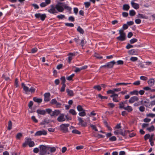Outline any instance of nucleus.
<instances>
[{
  "label": "nucleus",
  "mask_w": 155,
  "mask_h": 155,
  "mask_svg": "<svg viewBox=\"0 0 155 155\" xmlns=\"http://www.w3.org/2000/svg\"><path fill=\"white\" fill-rule=\"evenodd\" d=\"M39 154L40 155H50V153L48 146H46L44 145H41L39 146Z\"/></svg>",
  "instance_id": "obj_1"
},
{
  "label": "nucleus",
  "mask_w": 155,
  "mask_h": 155,
  "mask_svg": "<svg viewBox=\"0 0 155 155\" xmlns=\"http://www.w3.org/2000/svg\"><path fill=\"white\" fill-rule=\"evenodd\" d=\"M119 33L120 34V36L116 38L117 40L119 41H123L126 39V35L124 32L123 29H121L119 30Z\"/></svg>",
  "instance_id": "obj_2"
},
{
  "label": "nucleus",
  "mask_w": 155,
  "mask_h": 155,
  "mask_svg": "<svg viewBox=\"0 0 155 155\" xmlns=\"http://www.w3.org/2000/svg\"><path fill=\"white\" fill-rule=\"evenodd\" d=\"M62 3H59L55 5L56 8L58 12H62L64 10V5Z\"/></svg>",
  "instance_id": "obj_3"
},
{
  "label": "nucleus",
  "mask_w": 155,
  "mask_h": 155,
  "mask_svg": "<svg viewBox=\"0 0 155 155\" xmlns=\"http://www.w3.org/2000/svg\"><path fill=\"white\" fill-rule=\"evenodd\" d=\"M69 124H62L60 126L61 130L65 133L68 132V127H69Z\"/></svg>",
  "instance_id": "obj_4"
},
{
  "label": "nucleus",
  "mask_w": 155,
  "mask_h": 155,
  "mask_svg": "<svg viewBox=\"0 0 155 155\" xmlns=\"http://www.w3.org/2000/svg\"><path fill=\"white\" fill-rule=\"evenodd\" d=\"M126 132L125 130L120 129L116 130L114 131V133L115 135L120 134L122 136H124L125 135Z\"/></svg>",
  "instance_id": "obj_5"
},
{
  "label": "nucleus",
  "mask_w": 155,
  "mask_h": 155,
  "mask_svg": "<svg viewBox=\"0 0 155 155\" xmlns=\"http://www.w3.org/2000/svg\"><path fill=\"white\" fill-rule=\"evenodd\" d=\"M48 12L52 14L57 13H58L56 7L54 5H51V8L48 10Z\"/></svg>",
  "instance_id": "obj_6"
},
{
  "label": "nucleus",
  "mask_w": 155,
  "mask_h": 155,
  "mask_svg": "<svg viewBox=\"0 0 155 155\" xmlns=\"http://www.w3.org/2000/svg\"><path fill=\"white\" fill-rule=\"evenodd\" d=\"M110 97L113 98V101L114 102H118L120 100V99L118 97V95L117 94H113L110 95Z\"/></svg>",
  "instance_id": "obj_7"
},
{
  "label": "nucleus",
  "mask_w": 155,
  "mask_h": 155,
  "mask_svg": "<svg viewBox=\"0 0 155 155\" xmlns=\"http://www.w3.org/2000/svg\"><path fill=\"white\" fill-rule=\"evenodd\" d=\"M47 134V132L45 130H40L37 131L35 134V136H39L42 135H46Z\"/></svg>",
  "instance_id": "obj_8"
},
{
  "label": "nucleus",
  "mask_w": 155,
  "mask_h": 155,
  "mask_svg": "<svg viewBox=\"0 0 155 155\" xmlns=\"http://www.w3.org/2000/svg\"><path fill=\"white\" fill-rule=\"evenodd\" d=\"M66 118L65 117L64 115L63 114H61L60 116L58 117L57 120L58 122H61L65 121Z\"/></svg>",
  "instance_id": "obj_9"
},
{
  "label": "nucleus",
  "mask_w": 155,
  "mask_h": 155,
  "mask_svg": "<svg viewBox=\"0 0 155 155\" xmlns=\"http://www.w3.org/2000/svg\"><path fill=\"white\" fill-rule=\"evenodd\" d=\"M50 94L49 93H45L44 94V100L46 102L49 101L50 100Z\"/></svg>",
  "instance_id": "obj_10"
},
{
  "label": "nucleus",
  "mask_w": 155,
  "mask_h": 155,
  "mask_svg": "<svg viewBox=\"0 0 155 155\" xmlns=\"http://www.w3.org/2000/svg\"><path fill=\"white\" fill-rule=\"evenodd\" d=\"M139 100V98L137 96L131 97L129 100V102L130 103H133L135 101H137Z\"/></svg>",
  "instance_id": "obj_11"
},
{
  "label": "nucleus",
  "mask_w": 155,
  "mask_h": 155,
  "mask_svg": "<svg viewBox=\"0 0 155 155\" xmlns=\"http://www.w3.org/2000/svg\"><path fill=\"white\" fill-rule=\"evenodd\" d=\"M128 53L132 55H137L138 54L137 50L133 49L130 50L128 51Z\"/></svg>",
  "instance_id": "obj_12"
},
{
  "label": "nucleus",
  "mask_w": 155,
  "mask_h": 155,
  "mask_svg": "<svg viewBox=\"0 0 155 155\" xmlns=\"http://www.w3.org/2000/svg\"><path fill=\"white\" fill-rule=\"evenodd\" d=\"M150 87H152L154 85L155 80L154 79L150 78L147 82Z\"/></svg>",
  "instance_id": "obj_13"
},
{
  "label": "nucleus",
  "mask_w": 155,
  "mask_h": 155,
  "mask_svg": "<svg viewBox=\"0 0 155 155\" xmlns=\"http://www.w3.org/2000/svg\"><path fill=\"white\" fill-rule=\"evenodd\" d=\"M115 63V62L114 61L107 63V68H112Z\"/></svg>",
  "instance_id": "obj_14"
},
{
  "label": "nucleus",
  "mask_w": 155,
  "mask_h": 155,
  "mask_svg": "<svg viewBox=\"0 0 155 155\" xmlns=\"http://www.w3.org/2000/svg\"><path fill=\"white\" fill-rule=\"evenodd\" d=\"M60 111L58 110H55L53 111H52V114H50L51 116L52 117L54 116H57L60 113Z\"/></svg>",
  "instance_id": "obj_15"
},
{
  "label": "nucleus",
  "mask_w": 155,
  "mask_h": 155,
  "mask_svg": "<svg viewBox=\"0 0 155 155\" xmlns=\"http://www.w3.org/2000/svg\"><path fill=\"white\" fill-rule=\"evenodd\" d=\"M78 119L79 121V124H81L82 126L85 127L86 126L87 123L85 122L83 123L84 120H82V118L79 117H78Z\"/></svg>",
  "instance_id": "obj_16"
},
{
  "label": "nucleus",
  "mask_w": 155,
  "mask_h": 155,
  "mask_svg": "<svg viewBox=\"0 0 155 155\" xmlns=\"http://www.w3.org/2000/svg\"><path fill=\"white\" fill-rule=\"evenodd\" d=\"M132 6L133 8L136 9H138L139 8V6L138 4L135 3L134 1H132L131 2Z\"/></svg>",
  "instance_id": "obj_17"
},
{
  "label": "nucleus",
  "mask_w": 155,
  "mask_h": 155,
  "mask_svg": "<svg viewBox=\"0 0 155 155\" xmlns=\"http://www.w3.org/2000/svg\"><path fill=\"white\" fill-rule=\"evenodd\" d=\"M37 113L39 114L45 115L46 113V111L41 109H38L36 111Z\"/></svg>",
  "instance_id": "obj_18"
},
{
  "label": "nucleus",
  "mask_w": 155,
  "mask_h": 155,
  "mask_svg": "<svg viewBox=\"0 0 155 155\" xmlns=\"http://www.w3.org/2000/svg\"><path fill=\"white\" fill-rule=\"evenodd\" d=\"M66 92L68 94L71 96H72L74 95L73 92L72 91L69 89H67L66 90Z\"/></svg>",
  "instance_id": "obj_19"
},
{
  "label": "nucleus",
  "mask_w": 155,
  "mask_h": 155,
  "mask_svg": "<svg viewBox=\"0 0 155 155\" xmlns=\"http://www.w3.org/2000/svg\"><path fill=\"white\" fill-rule=\"evenodd\" d=\"M124 109L127 111L128 112H130L133 110V108L131 106H127L124 108Z\"/></svg>",
  "instance_id": "obj_20"
},
{
  "label": "nucleus",
  "mask_w": 155,
  "mask_h": 155,
  "mask_svg": "<svg viewBox=\"0 0 155 155\" xmlns=\"http://www.w3.org/2000/svg\"><path fill=\"white\" fill-rule=\"evenodd\" d=\"M28 139L29 142L28 143V145L30 147H33L35 145V143L33 141H31V139L30 138Z\"/></svg>",
  "instance_id": "obj_21"
},
{
  "label": "nucleus",
  "mask_w": 155,
  "mask_h": 155,
  "mask_svg": "<svg viewBox=\"0 0 155 155\" xmlns=\"http://www.w3.org/2000/svg\"><path fill=\"white\" fill-rule=\"evenodd\" d=\"M48 149H49L48 151H50V153H51L54 152L56 150V147H51L48 146Z\"/></svg>",
  "instance_id": "obj_22"
},
{
  "label": "nucleus",
  "mask_w": 155,
  "mask_h": 155,
  "mask_svg": "<svg viewBox=\"0 0 155 155\" xmlns=\"http://www.w3.org/2000/svg\"><path fill=\"white\" fill-rule=\"evenodd\" d=\"M33 101L36 102L40 103L42 101V99L41 98H38L36 97H34L33 98Z\"/></svg>",
  "instance_id": "obj_23"
},
{
  "label": "nucleus",
  "mask_w": 155,
  "mask_h": 155,
  "mask_svg": "<svg viewBox=\"0 0 155 155\" xmlns=\"http://www.w3.org/2000/svg\"><path fill=\"white\" fill-rule=\"evenodd\" d=\"M77 31L81 34H83L84 33V31L80 26L78 27L77 28Z\"/></svg>",
  "instance_id": "obj_24"
},
{
  "label": "nucleus",
  "mask_w": 155,
  "mask_h": 155,
  "mask_svg": "<svg viewBox=\"0 0 155 155\" xmlns=\"http://www.w3.org/2000/svg\"><path fill=\"white\" fill-rule=\"evenodd\" d=\"M49 120L47 119H45L44 120L42 121L41 123V125L47 124L49 123Z\"/></svg>",
  "instance_id": "obj_25"
},
{
  "label": "nucleus",
  "mask_w": 155,
  "mask_h": 155,
  "mask_svg": "<svg viewBox=\"0 0 155 155\" xmlns=\"http://www.w3.org/2000/svg\"><path fill=\"white\" fill-rule=\"evenodd\" d=\"M130 8V6L128 5L125 4L123 5V9L124 10L128 11Z\"/></svg>",
  "instance_id": "obj_26"
},
{
  "label": "nucleus",
  "mask_w": 155,
  "mask_h": 155,
  "mask_svg": "<svg viewBox=\"0 0 155 155\" xmlns=\"http://www.w3.org/2000/svg\"><path fill=\"white\" fill-rule=\"evenodd\" d=\"M138 17L143 18L147 19L148 17L145 15H143L141 14H138Z\"/></svg>",
  "instance_id": "obj_27"
},
{
  "label": "nucleus",
  "mask_w": 155,
  "mask_h": 155,
  "mask_svg": "<svg viewBox=\"0 0 155 155\" xmlns=\"http://www.w3.org/2000/svg\"><path fill=\"white\" fill-rule=\"evenodd\" d=\"M93 88L98 91H101V86L99 85H95L93 87Z\"/></svg>",
  "instance_id": "obj_28"
},
{
  "label": "nucleus",
  "mask_w": 155,
  "mask_h": 155,
  "mask_svg": "<svg viewBox=\"0 0 155 155\" xmlns=\"http://www.w3.org/2000/svg\"><path fill=\"white\" fill-rule=\"evenodd\" d=\"M85 110H84L83 111H81V112H79L78 114L81 117L84 116L86 115V114L85 112Z\"/></svg>",
  "instance_id": "obj_29"
},
{
  "label": "nucleus",
  "mask_w": 155,
  "mask_h": 155,
  "mask_svg": "<svg viewBox=\"0 0 155 155\" xmlns=\"http://www.w3.org/2000/svg\"><path fill=\"white\" fill-rule=\"evenodd\" d=\"M28 139L27 138L26 139V140L25 142L23 144L22 146L23 147H25L28 144V143L29 142Z\"/></svg>",
  "instance_id": "obj_30"
},
{
  "label": "nucleus",
  "mask_w": 155,
  "mask_h": 155,
  "mask_svg": "<svg viewBox=\"0 0 155 155\" xmlns=\"http://www.w3.org/2000/svg\"><path fill=\"white\" fill-rule=\"evenodd\" d=\"M77 109L78 110L79 112L81 111H83L84 110H85L83 108L82 106L81 105H79L77 106Z\"/></svg>",
  "instance_id": "obj_31"
},
{
  "label": "nucleus",
  "mask_w": 155,
  "mask_h": 155,
  "mask_svg": "<svg viewBox=\"0 0 155 155\" xmlns=\"http://www.w3.org/2000/svg\"><path fill=\"white\" fill-rule=\"evenodd\" d=\"M90 127L92 128V130H94L95 131H98L97 129V128L96 126L94 125L90 124H89Z\"/></svg>",
  "instance_id": "obj_32"
},
{
  "label": "nucleus",
  "mask_w": 155,
  "mask_h": 155,
  "mask_svg": "<svg viewBox=\"0 0 155 155\" xmlns=\"http://www.w3.org/2000/svg\"><path fill=\"white\" fill-rule=\"evenodd\" d=\"M12 121L9 120L8 122V129L9 130H11L12 128Z\"/></svg>",
  "instance_id": "obj_33"
},
{
  "label": "nucleus",
  "mask_w": 155,
  "mask_h": 155,
  "mask_svg": "<svg viewBox=\"0 0 155 155\" xmlns=\"http://www.w3.org/2000/svg\"><path fill=\"white\" fill-rule=\"evenodd\" d=\"M137 39L135 38H134L132 39H131L130 41V43L131 44H133L135 42H137Z\"/></svg>",
  "instance_id": "obj_34"
},
{
  "label": "nucleus",
  "mask_w": 155,
  "mask_h": 155,
  "mask_svg": "<svg viewBox=\"0 0 155 155\" xmlns=\"http://www.w3.org/2000/svg\"><path fill=\"white\" fill-rule=\"evenodd\" d=\"M130 94L131 95H138V91L137 90H134L130 92Z\"/></svg>",
  "instance_id": "obj_35"
},
{
  "label": "nucleus",
  "mask_w": 155,
  "mask_h": 155,
  "mask_svg": "<svg viewBox=\"0 0 155 155\" xmlns=\"http://www.w3.org/2000/svg\"><path fill=\"white\" fill-rule=\"evenodd\" d=\"M131 84V83H117L116 84V86H118L119 85H127L128 84Z\"/></svg>",
  "instance_id": "obj_36"
},
{
  "label": "nucleus",
  "mask_w": 155,
  "mask_h": 155,
  "mask_svg": "<svg viewBox=\"0 0 155 155\" xmlns=\"http://www.w3.org/2000/svg\"><path fill=\"white\" fill-rule=\"evenodd\" d=\"M149 100L148 99H146L144 101L142 100L141 101V104H148L149 103Z\"/></svg>",
  "instance_id": "obj_37"
},
{
  "label": "nucleus",
  "mask_w": 155,
  "mask_h": 155,
  "mask_svg": "<svg viewBox=\"0 0 155 155\" xmlns=\"http://www.w3.org/2000/svg\"><path fill=\"white\" fill-rule=\"evenodd\" d=\"M136 14V12L134 10H131L129 11V14L131 16H134Z\"/></svg>",
  "instance_id": "obj_38"
},
{
  "label": "nucleus",
  "mask_w": 155,
  "mask_h": 155,
  "mask_svg": "<svg viewBox=\"0 0 155 155\" xmlns=\"http://www.w3.org/2000/svg\"><path fill=\"white\" fill-rule=\"evenodd\" d=\"M22 134L19 133L17 134L16 137L17 139L19 140L22 137Z\"/></svg>",
  "instance_id": "obj_39"
},
{
  "label": "nucleus",
  "mask_w": 155,
  "mask_h": 155,
  "mask_svg": "<svg viewBox=\"0 0 155 155\" xmlns=\"http://www.w3.org/2000/svg\"><path fill=\"white\" fill-rule=\"evenodd\" d=\"M154 129V127L152 125L151 127L147 128V130H148L149 132H150L152 131H153Z\"/></svg>",
  "instance_id": "obj_40"
},
{
  "label": "nucleus",
  "mask_w": 155,
  "mask_h": 155,
  "mask_svg": "<svg viewBox=\"0 0 155 155\" xmlns=\"http://www.w3.org/2000/svg\"><path fill=\"white\" fill-rule=\"evenodd\" d=\"M35 91V89L33 87H31L29 89L28 92H31L32 93H34Z\"/></svg>",
  "instance_id": "obj_41"
},
{
  "label": "nucleus",
  "mask_w": 155,
  "mask_h": 155,
  "mask_svg": "<svg viewBox=\"0 0 155 155\" xmlns=\"http://www.w3.org/2000/svg\"><path fill=\"white\" fill-rule=\"evenodd\" d=\"M74 74H72L71 75H70L69 76H68L67 78V79L68 81H71V80H72V78L74 77Z\"/></svg>",
  "instance_id": "obj_42"
},
{
  "label": "nucleus",
  "mask_w": 155,
  "mask_h": 155,
  "mask_svg": "<svg viewBox=\"0 0 155 155\" xmlns=\"http://www.w3.org/2000/svg\"><path fill=\"white\" fill-rule=\"evenodd\" d=\"M72 133L76 134H81V132L78 131V130L74 129L72 131Z\"/></svg>",
  "instance_id": "obj_43"
},
{
  "label": "nucleus",
  "mask_w": 155,
  "mask_h": 155,
  "mask_svg": "<svg viewBox=\"0 0 155 155\" xmlns=\"http://www.w3.org/2000/svg\"><path fill=\"white\" fill-rule=\"evenodd\" d=\"M98 97L100 98L101 99H107V97L106 96H102L101 94H99L98 95Z\"/></svg>",
  "instance_id": "obj_44"
},
{
  "label": "nucleus",
  "mask_w": 155,
  "mask_h": 155,
  "mask_svg": "<svg viewBox=\"0 0 155 155\" xmlns=\"http://www.w3.org/2000/svg\"><path fill=\"white\" fill-rule=\"evenodd\" d=\"M94 56L97 58L100 59H101L102 58V57L100 56L99 54H97L96 53H95L94 54Z\"/></svg>",
  "instance_id": "obj_45"
},
{
  "label": "nucleus",
  "mask_w": 155,
  "mask_h": 155,
  "mask_svg": "<svg viewBox=\"0 0 155 155\" xmlns=\"http://www.w3.org/2000/svg\"><path fill=\"white\" fill-rule=\"evenodd\" d=\"M69 112L70 113L72 114L73 115H75L76 114V113L75 110L73 109H70Z\"/></svg>",
  "instance_id": "obj_46"
},
{
  "label": "nucleus",
  "mask_w": 155,
  "mask_h": 155,
  "mask_svg": "<svg viewBox=\"0 0 155 155\" xmlns=\"http://www.w3.org/2000/svg\"><path fill=\"white\" fill-rule=\"evenodd\" d=\"M61 80L62 81V84H65V82L66 80L64 77H62L61 78Z\"/></svg>",
  "instance_id": "obj_47"
},
{
  "label": "nucleus",
  "mask_w": 155,
  "mask_h": 155,
  "mask_svg": "<svg viewBox=\"0 0 155 155\" xmlns=\"http://www.w3.org/2000/svg\"><path fill=\"white\" fill-rule=\"evenodd\" d=\"M46 17V16L45 14H41V19L42 21H44Z\"/></svg>",
  "instance_id": "obj_48"
},
{
  "label": "nucleus",
  "mask_w": 155,
  "mask_h": 155,
  "mask_svg": "<svg viewBox=\"0 0 155 155\" xmlns=\"http://www.w3.org/2000/svg\"><path fill=\"white\" fill-rule=\"evenodd\" d=\"M138 60V58L136 57H131L130 58V60L132 61H135Z\"/></svg>",
  "instance_id": "obj_49"
},
{
  "label": "nucleus",
  "mask_w": 155,
  "mask_h": 155,
  "mask_svg": "<svg viewBox=\"0 0 155 155\" xmlns=\"http://www.w3.org/2000/svg\"><path fill=\"white\" fill-rule=\"evenodd\" d=\"M64 8L65 9H67L68 11H71V8L66 5H64Z\"/></svg>",
  "instance_id": "obj_50"
},
{
  "label": "nucleus",
  "mask_w": 155,
  "mask_h": 155,
  "mask_svg": "<svg viewBox=\"0 0 155 155\" xmlns=\"http://www.w3.org/2000/svg\"><path fill=\"white\" fill-rule=\"evenodd\" d=\"M116 138L115 136H112L110 137L109 139V140L112 141H115L116 140Z\"/></svg>",
  "instance_id": "obj_51"
},
{
  "label": "nucleus",
  "mask_w": 155,
  "mask_h": 155,
  "mask_svg": "<svg viewBox=\"0 0 155 155\" xmlns=\"http://www.w3.org/2000/svg\"><path fill=\"white\" fill-rule=\"evenodd\" d=\"M146 116L147 117H155V114L152 113H150L147 114Z\"/></svg>",
  "instance_id": "obj_52"
},
{
  "label": "nucleus",
  "mask_w": 155,
  "mask_h": 155,
  "mask_svg": "<svg viewBox=\"0 0 155 155\" xmlns=\"http://www.w3.org/2000/svg\"><path fill=\"white\" fill-rule=\"evenodd\" d=\"M139 110L141 112H143L145 110V108L143 106H142L139 107Z\"/></svg>",
  "instance_id": "obj_53"
},
{
  "label": "nucleus",
  "mask_w": 155,
  "mask_h": 155,
  "mask_svg": "<svg viewBox=\"0 0 155 155\" xmlns=\"http://www.w3.org/2000/svg\"><path fill=\"white\" fill-rule=\"evenodd\" d=\"M119 107L120 108H123L125 107H124V103H123V102H121L119 103Z\"/></svg>",
  "instance_id": "obj_54"
},
{
  "label": "nucleus",
  "mask_w": 155,
  "mask_h": 155,
  "mask_svg": "<svg viewBox=\"0 0 155 155\" xmlns=\"http://www.w3.org/2000/svg\"><path fill=\"white\" fill-rule=\"evenodd\" d=\"M66 87L65 84H62V86L61 89L60 91L62 92L64 91Z\"/></svg>",
  "instance_id": "obj_55"
},
{
  "label": "nucleus",
  "mask_w": 155,
  "mask_h": 155,
  "mask_svg": "<svg viewBox=\"0 0 155 155\" xmlns=\"http://www.w3.org/2000/svg\"><path fill=\"white\" fill-rule=\"evenodd\" d=\"M65 25L67 26L73 27L74 26V25L72 23H65Z\"/></svg>",
  "instance_id": "obj_56"
},
{
  "label": "nucleus",
  "mask_w": 155,
  "mask_h": 155,
  "mask_svg": "<svg viewBox=\"0 0 155 155\" xmlns=\"http://www.w3.org/2000/svg\"><path fill=\"white\" fill-rule=\"evenodd\" d=\"M107 105L110 108H113L115 106L114 104L112 103H109L107 104Z\"/></svg>",
  "instance_id": "obj_57"
},
{
  "label": "nucleus",
  "mask_w": 155,
  "mask_h": 155,
  "mask_svg": "<svg viewBox=\"0 0 155 155\" xmlns=\"http://www.w3.org/2000/svg\"><path fill=\"white\" fill-rule=\"evenodd\" d=\"M133 45H131L129 44H128L126 48L127 49H129L130 48H133Z\"/></svg>",
  "instance_id": "obj_58"
},
{
  "label": "nucleus",
  "mask_w": 155,
  "mask_h": 155,
  "mask_svg": "<svg viewBox=\"0 0 155 155\" xmlns=\"http://www.w3.org/2000/svg\"><path fill=\"white\" fill-rule=\"evenodd\" d=\"M138 66H140V67L142 68H145L146 67V66L145 65V64H144L143 63H140L139 64Z\"/></svg>",
  "instance_id": "obj_59"
},
{
  "label": "nucleus",
  "mask_w": 155,
  "mask_h": 155,
  "mask_svg": "<svg viewBox=\"0 0 155 155\" xmlns=\"http://www.w3.org/2000/svg\"><path fill=\"white\" fill-rule=\"evenodd\" d=\"M48 114L50 115L51 114H52V111L51 109L48 108L46 110V111Z\"/></svg>",
  "instance_id": "obj_60"
},
{
  "label": "nucleus",
  "mask_w": 155,
  "mask_h": 155,
  "mask_svg": "<svg viewBox=\"0 0 155 155\" xmlns=\"http://www.w3.org/2000/svg\"><path fill=\"white\" fill-rule=\"evenodd\" d=\"M140 78L141 80L144 81H146L147 79V77L144 76H141Z\"/></svg>",
  "instance_id": "obj_61"
},
{
  "label": "nucleus",
  "mask_w": 155,
  "mask_h": 155,
  "mask_svg": "<svg viewBox=\"0 0 155 155\" xmlns=\"http://www.w3.org/2000/svg\"><path fill=\"white\" fill-rule=\"evenodd\" d=\"M144 63L145 64V65L146 67L147 66L150 65L152 64V63L150 61L144 62Z\"/></svg>",
  "instance_id": "obj_62"
},
{
  "label": "nucleus",
  "mask_w": 155,
  "mask_h": 155,
  "mask_svg": "<svg viewBox=\"0 0 155 155\" xmlns=\"http://www.w3.org/2000/svg\"><path fill=\"white\" fill-rule=\"evenodd\" d=\"M58 18L60 19H62L64 18L65 17V16L64 15H58L57 16Z\"/></svg>",
  "instance_id": "obj_63"
},
{
  "label": "nucleus",
  "mask_w": 155,
  "mask_h": 155,
  "mask_svg": "<svg viewBox=\"0 0 155 155\" xmlns=\"http://www.w3.org/2000/svg\"><path fill=\"white\" fill-rule=\"evenodd\" d=\"M84 4L86 8H88L90 5V3L89 2H87L84 3Z\"/></svg>",
  "instance_id": "obj_64"
}]
</instances>
